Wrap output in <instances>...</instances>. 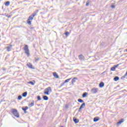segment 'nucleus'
Here are the masks:
<instances>
[{
	"label": "nucleus",
	"mask_w": 127,
	"mask_h": 127,
	"mask_svg": "<svg viewBox=\"0 0 127 127\" xmlns=\"http://www.w3.org/2000/svg\"><path fill=\"white\" fill-rule=\"evenodd\" d=\"M35 15H36V13H33L31 15L29 16V18L27 21L28 24H29V25H31L32 21L31 20H32V19L34 18V16H35Z\"/></svg>",
	"instance_id": "obj_1"
},
{
	"label": "nucleus",
	"mask_w": 127,
	"mask_h": 127,
	"mask_svg": "<svg viewBox=\"0 0 127 127\" xmlns=\"http://www.w3.org/2000/svg\"><path fill=\"white\" fill-rule=\"evenodd\" d=\"M52 92V89H51V87H48L45 89L44 91V94L45 95H50V93Z\"/></svg>",
	"instance_id": "obj_2"
},
{
	"label": "nucleus",
	"mask_w": 127,
	"mask_h": 127,
	"mask_svg": "<svg viewBox=\"0 0 127 127\" xmlns=\"http://www.w3.org/2000/svg\"><path fill=\"white\" fill-rule=\"evenodd\" d=\"M23 50L25 51V53L27 55L28 57H29L30 54L29 53L28 46H27V45H25L24 47L23 48Z\"/></svg>",
	"instance_id": "obj_3"
},
{
	"label": "nucleus",
	"mask_w": 127,
	"mask_h": 127,
	"mask_svg": "<svg viewBox=\"0 0 127 127\" xmlns=\"http://www.w3.org/2000/svg\"><path fill=\"white\" fill-rule=\"evenodd\" d=\"M11 113L14 117H16V118H19V114L18 113V112H17V110L13 109L11 110Z\"/></svg>",
	"instance_id": "obj_4"
},
{
	"label": "nucleus",
	"mask_w": 127,
	"mask_h": 127,
	"mask_svg": "<svg viewBox=\"0 0 127 127\" xmlns=\"http://www.w3.org/2000/svg\"><path fill=\"white\" fill-rule=\"evenodd\" d=\"M98 88H92L91 89V92L92 94H97L98 93Z\"/></svg>",
	"instance_id": "obj_5"
},
{
	"label": "nucleus",
	"mask_w": 127,
	"mask_h": 127,
	"mask_svg": "<svg viewBox=\"0 0 127 127\" xmlns=\"http://www.w3.org/2000/svg\"><path fill=\"white\" fill-rule=\"evenodd\" d=\"M27 66L30 68V69H35L34 67H33V65H32V64L29 63L27 64Z\"/></svg>",
	"instance_id": "obj_6"
},
{
	"label": "nucleus",
	"mask_w": 127,
	"mask_h": 127,
	"mask_svg": "<svg viewBox=\"0 0 127 127\" xmlns=\"http://www.w3.org/2000/svg\"><path fill=\"white\" fill-rule=\"evenodd\" d=\"M125 120L124 119H122L119 122H117L116 125L117 126H118V127H119V126H120V125H122V124H123V123H124Z\"/></svg>",
	"instance_id": "obj_7"
},
{
	"label": "nucleus",
	"mask_w": 127,
	"mask_h": 127,
	"mask_svg": "<svg viewBox=\"0 0 127 127\" xmlns=\"http://www.w3.org/2000/svg\"><path fill=\"white\" fill-rule=\"evenodd\" d=\"M11 48H12V45H9V46L6 47V49L8 52H9L11 50Z\"/></svg>",
	"instance_id": "obj_8"
},
{
	"label": "nucleus",
	"mask_w": 127,
	"mask_h": 127,
	"mask_svg": "<svg viewBox=\"0 0 127 127\" xmlns=\"http://www.w3.org/2000/svg\"><path fill=\"white\" fill-rule=\"evenodd\" d=\"M53 75L55 78H56L57 79H59V75L57 74V72H54L53 73Z\"/></svg>",
	"instance_id": "obj_9"
},
{
	"label": "nucleus",
	"mask_w": 127,
	"mask_h": 127,
	"mask_svg": "<svg viewBox=\"0 0 127 127\" xmlns=\"http://www.w3.org/2000/svg\"><path fill=\"white\" fill-rule=\"evenodd\" d=\"M78 58L79 60H81V61L83 60H85V57H84V56H83V55H79Z\"/></svg>",
	"instance_id": "obj_10"
},
{
	"label": "nucleus",
	"mask_w": 127,
	"mask_h": 127,
	"mask_svg": "<svg viewBox=\"0 0 127 127\" xmlns=\"http://www.w3.org/2000/svg\"><path fill=\"white\" fill-rule=\"evenodd\" d=\"M76 80H78V78L77 77L73 78L71 80V83L72 85H74V83L76 82Z\"/></svg>",
	"instance_id": "obj_11"
},
{
	"label": "nucleus",
	"mask_w": 127,
	"mask_h": 127,
	"mask_svg": "<svg viewBox=\"0 0 127 127\" xmlns=\"http://www.w3.org/2000/svg\"><path fill=\"white\" fill-rule=\"evenodd\" d=\"M34 103H35V102L34 101V100H33L32 102L28 105L29 107H33V106H34Z\"/></svg>",
	"instance_id": "obj_12"
},
{
	"label": "nucleus",
	"mask_w": 127,
	"mask_h": 127,
	"mask_svg": "<svg viewBox=\"0 0 127 127\" xmlns=\"http://www.w3.org/2000/svg\"><path fill=\"white\" fill-rule=\"evenodd\" d=\"M33 81L28 82V84H31V85L33 86L34 85V84H35L36 82H35V80H33Z\"/></svg>",
	"instance_id": "obj_13"
},
{
	"label": "nucleus",
	"mask_w": 127,
	"mask_h": 127,
	"mask_svg": "<svg viewBox=\"0 0 127 127\" xmlns=\"http://www.w3.org/2000/svg\"><path fill=\"white\" fill-rule=\"evenodd\" d=\"M104 86H105V83H104V82H101L100 83V84H99L100 88H103V87H104Z\"/></svg>",
	"instance_id": "obj_14"
},
{
	"label": "nucleus",
	"mask_w": 127,
	"mask_h": 127,
	"mask_svg": "<svg viewBox=\"0 0 127 127\" xmlns=\"http://www.w3.org/2000/svg\"><path fill=\"white\" fill-rule=\"evenodd\" d=\"M99 120H100V118L99 117H96L94 118L93 121L95 122H98V121H99Z\"/></svg>",
	"instance_id": "obj_15"
},
{
	"label": "nucleus",
	"mask_w": 127,
	"mask_h": 127,
	"mask_svg": "<svg viewBox=\"0 0 127 127\" xmlns=\"http://www.w3.org/2000/svg\"><path fill=\"white\" fill-rule=\"evenodd\" d=\"M73 122L75 124H78V123H79V120L77 119L76 118H73Z\"/></svg>",
	"instance_id": "obj_16"
},
{
	"label": "nucleus",
	"mask_w": 127,
	"mask_h": 127,
	"mask_svg": "<svg viewBox=\"0 0 127 127\" xmlns=\"http://www.w3.org/2000/svg\"><path fill=\"white\" fill-rule=\"evenodd\" d=\"M9 4H10V2L7 1L5 3V6H9Z\"/></svg>",
	"instance_id": "obj_17"
},
{
	"label": "nucleus",
	"mask_w": 127,
	"mask_h": 127,
	"mask_svg": "<svg viewBox=\"0 0 127 127\" xmlns=\"http://www.w3.org/2000/svg\"><path fill=\"white\" fill-rule=\"evenodd\" d=\"M114 80L115 81H119V80H120V77H119L118 76H115L114 78Z\"/></svg>",
	"instance_id": "obj_18"
},
{
	"label": "nucleus",
	"mask_w": 127,
	"mask_h": 127,
	"mask_svg": "<svg viewBox=\"0 0 127 127\" xmlns=\"http://www.w3.org/2000/svg\"><path fill=\"white\" fill-rule=\"evenodd\" d=\"M22 110H23V111H27V110H28V107L26 106L25 107H22Z\"/></svg>",
	"instance_id": "obj_19"
},
{
	"label": "nucleus",
	"mask_w": 127,
	"mask_h": 127,
	"mask_svg": "<svg viewBox=\"0 0 127 127\" xmlns=\"http://www.w3.org/2000/svg\"><path fill=\"white\" fill-rule=\"evenodd\" d=\"M43 99L45 100V101H48V97L47 96H44L43 97Z\"/></svg>",
	"instance_id": "obj_20"
},
{
	"label": "nucleus",
	"mask_w": 127,
	"mask_h": 127,
	"mask_svg": "<svg viewBox=\"0 0 127 127\" xmlns=\"http://www.w3.org/2000/svg\"><path fill=\"white\" fill-rule=\"evenodd\" d=\"M87 95H88V93L87 92H84L83 95H82V97L85 98L87 96Z\"/></svg>",
	"instance_id": "obj_21"
},
{
	"label": "nucleus",
	"mask_w": 127,
	"mask_h": 127,
	"mask_svg": "<svg viewBox=\"0 0 127 127\" xmlns=\"http://www.w3.org/2000/svg\"><path fill=\"white\" fill-rule=\"evenodd\" d=\"M23 97H26L27 96V92H24L22 94Z\"/></svg>",
	"instance_id": "obj_22"
},
{
	"label": "nucleus",
	"mask_w": 127,
	"mask_h": 127,
	"mask_svg": "<svg viewBox=\"0 0 127 127\" xmlns=\"http://www.w3.org/2000/svg\"><path fill=\"white\" fill-rule=\"evenodd\" d=\"M85 103H83L80 107L79 110H81V109H83V107H84Z\"/></svg>",
	"instance_id": "obj_23"
},
{
	"label": "nucleus",
	"mask_w": 127,
	"mask_h": 127,
	"mask_svg": "<svg viewBox=\"0 0 127 127\" xmlns=\"http://www.w3.org/2000/svg\"><path fill=\"white\" fill-rule=\"evenodd\" d=\"M78 102H79V103H84V101L82 100L81 99H78Z\"/></svg>",
	"instance_id": "obj_24"
},
{
	"label": "nucleus",
	"mask_w": 127,
	"mask_h": 127,
	"mask_svg": "<svg viewBox=\"0 0 127 127\" xmlns=\"http://www.w3.org/2000/svg\"><path fill=\"white\" fill-rule=\"evenodd\" d=\"M70 80H71V78H69V79L65 80L64 81V83H68V82H69V81H70Z\"/></svg>",
	"instance_id": "obj_25"
},
{
	"label": "nucleus",
	"mask_w": 127,
	"mask_h": 127,
	"mask_svg": "<svg viewBox=\"0 0 127 127\" xmlns=\"http://www.w3.org/2000/svg\"><path fill=\"white\" fill-rule=\"evenodd\" d=\"M111 71H115L116 70V67H113L111 68Z\"/></svg>",
	"instance_id": "obj_26"
},
{
	"label": "nucleus",
	"mask_w": 127,
	"mask_h": 127,
	"mask_svg": "<svg viewBox=\"0 0 127 127\" xmlns=\"http://www.w3.org/2000/svg\"><path fill=\"white\" fill-rule=\"evenodd\" d=\"M22 99V97L21 95L18 96V100H21Z\"/></svg>",
	"instance_id": "obj_27"
},
{
	"label": "nucleus",
	"mask_w": 127,
	"mask_h": 127,
	"mask_svg": "<svg viewBox=\"0 0 127 127\" xmlns=\"http://www.w3.org/2000/svg\"><path fill=\"white\" fill-rule=\"evenodd\" d=\"M37 99H38V101H41V98L39 96L37 97Z\"/></svg>",
	"instance_id": "obj_28"
},
{
	"label": "nucleus",
	"mask_w": 127,
	"mask_h": 127,
	"mask_svg": "<svg viewBox=\"0 0 127 127\" xmlns=\"http://www.w3.org/2000/svg\"><path fill=\"white\" fill-rule=\"evenodd\" d=\"M89 3H90V2L87 1L86 4V6H89Z\"/></svg>",
	"instance_id": "obj_29"
},
{
	"label": "nucleus",
	"mask_w": 127,
	"mask_h": 127,
	"mask_svg": "<svg viewBox=\"0 0 127 127\" xmlns=\"http://www.w3.org/2000/svg\"><path fill=\"white\" fill-rule=\"evenodd\" d=\"M65 35H66V36H67V35H68V34H69V32H66L65 33H64Z\"/></svg>",
	"instance_id": "obj_30"
},
{
	"label": "nucleus",
	"mask_w": 127,
	"mask_h": 127,
	"mask_svg": "<svg viewBox=\"0 0 127 127\" xmlns=\"http://www.w3.org/2000/svg\"><path fill=\"white\" fill-rule=\"evenodd\" d=\"M111 7L112 8H115V7H116V6H115V5H111Z\"/></svg>",
	"instance_id": "obj_31"
},
{
	"label": "nucleus",
	"mask_w": 127,
	"mask_h": 127,
	"mask_svg": "<svg viewBox=\"0 0 127 127\" xmlns=\"http://www.w3.org/2000/svg\"><path fill=\"white\" fill-rule=\"evenodd\" d=\"M35 62H37V61H39V58H38V59H36L35 60Z\"/></svg>",
	"instance_id": "obj_32"
},
{
	"label": "nucleus",
	"mask_w": 127,
	"mask_h": 127,
	"mask_svg": "<svg viewBox=\"0 0 127 127\" xmlns=\"http://www.w3.org/2000/svg\"><path fill=\"white\" fill-rule=\"evenodd\" d=\"M8 18H10L11 17V15H10L9 16H6Z\"/></svg>",
	"instance_id": "obj_33"
},
{
	"label": "nucleus",
	"mask_w": 127,
	"mask_h": 127,
	"mask_svg": "<svg viewBox=\"0 0 127 127\" xmlns=\"http://www.w3.org/2000/svg\"><path fill=\"white\" fill-rule=\"evenodd\" d=\"M5 70H6V68H3V71H5Z\"/></svg>",
	"instance_id": "obj_34"
},
{
	"label": "nucleus",
	"mask_w": 127,
	"mask_h": 127,
	"mask_svg": "<svg viewBox=\"0 0 127 127\" xmlns=\"http://www.w3.org/2000/svg\"><path fill=\"white\" fill-rule=\"evenodd\" d=\"M124 52H127V50H125Z\"/></svg>",
	"instance_id": "obj_35"
}]
</instances>
